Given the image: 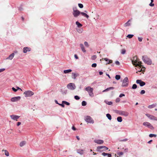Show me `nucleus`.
<instances>
[{"label": "nucleus", "instance_id": "f257e3e1", "mask_svg": "<svg viewBox=\"0 0 157 157\" xmlns=\"http://www.w3.org/2000/svg\"><path fill=\"white\" fill-rule=\"evenodd\" d=\"M132 62L133 65H135L136 67L138 66L140 68L141 67L142 63L139 61V59L137 58L136 56H135L132 58Z\"/></svg>", "mask_w": 157, "mask_h": 157}, {"label": "nucleus", "instance_id": "f03ea898", "mask_svg": "<svg viewBox=\"0 0 157 157\" xmlns=\"http://www.w3.org/2000/svg\"><path fill=\"white\" fill-rule=\"evenodd\" d=\"M142 59L143 61L147 65H151L152 64V61L151 59L147 56H143Z\"/></svg>", "mask_w": 157, "mask_h": 157}, {"label": "nucleus", "instance_id": "7ed1b4c3", "mask_svg": "<svg viewBox=\"0 0 157 157\" xmlns=\"http://www.w3.org/2000/svg\"><path fill=\"white\" fill-rule=\"evenodd\" d=\"M85 90L88 92L89 96L93 97L94 96V94L93 93V89L90 86H88L85 88Z\"/></svg>", "mask_w": 157, "mask_h": 157}, {"label": "nucleus", "instance_id": "20e7f679", "mask_svg": "<svg viewBox=\"0 0 157 157\" xmlns=\"http://www.w3.org/2000/svg\"><path fill=\"white\" fill-rule=\"evenodd\" d=\"M84 120L87 123L93 124L94 122V120L92 118L89 116L85 117Z\"/></svg>", "mask_w": 157, "mask_h": 157}, {"label": "nucleus", "instance_id": "39448f33", "mask_svg": "<svg viewBox=\"0 0 157 157\" xmlns=\"http://www.w3.org/2000/svg\"><path fill=\"white\" fill-rule=\"evenodd\" d=\"M73 10L72 14L74 17H77L80 14L81 12L77 10L76 7L73 8Z\"/></svg>", "mask_w": 157, "mask_h": 157}, {"label": "nucleus", "instance_id": "423d86ee", "mask_svg": "<svg viewBox=\"0 0 157 157\" xmlns=\"http://www.w3.org/2000/svg\"><path fill=\"white\" fill-rule=\"evenodd\" d=\"M34 93L30 90L26 91L24 92V94L25 97H31L34 94Z\"/></svg>", "mask_w": 157, "mask_h": 157}, {"label": "nucleus", "instance_id": "0eeeda50", "mask_svg": "<svg viewBox=\"0 0 157 157\" xmlns=\"http://www.w3.org/2000/svg\"><path fill=\"white\" fill-rule=\"evenodd\" d=\"M128 84V80L127 77H125L122 81V86L124 87H127Z\"/></svg>", "mask_w": 157, "mask_h": 157}, {"label": "nucleus", "instance_id": "6e6552de", "mask_svg": "<svg viewBox=\"0 0 157 157\" xmlns=\"http://www.w3.org/2000/svg\"><path fill=\"white\" fill-rule=\"evenodd\" d=\"M143 125L151 130H153L154 128L152 125L150 123L146 121L144 122L143 123Z\"/></svg>", "mask_w": 157, "mask_h": 157}, {"label": "nucleus", "instance_id": "1a4fd4ad", "mask_svg": "<svg viewBox=\"0 0 157 157\" xmlns=\"http://www.w3.org/2000/svg\"><path fill=\"white\" fill-rule=\"evenodd\" d=\"M67 87L70 90H73L75 89L76 86L74 83H70L67 85Z\"/></svg>", "mask_w": 157, "mask_h": 157}, {"label": "nucleus", "instance_id": "9d476101", "mask_svg": "<svg viewBox=\"0 0 157 157\" xmlns=\"http://www.w3.org/2000/svg\"><path fill=\"white\" fill-rule=\"evenodd\" d=\"M146 115L150 120L157 121V117L148 114H146Z\"/></svg>", "mask_w": 157, "mask_h": 157}, {"label": "nucleus", "instance_id": "9b49d317", "mask_svg": "<svg viewBox=\"0 0 157 157\" xmlns=\"http://www.w3.org/2000/svg\"><path fill=\"white\" fill-rule=\"evenodd\" d=\"M118 113L119 115L124 117H127L129 115V113L128 112L123 111H120L118 112Z\"/></svg>", "mask_w": 157, "mask_h": 157}, {"label": "nucleus", "instance_id": "f8f14e48", "mask_svg": "<svg viewBox=\"0 0 157 157\" xmlns=\"http://www.w3.org/2000/svg\"><path fill=\"white\" fill-rule=\"evenodd\" d=\"M10 116L12 119L16 121H17V120L20 117V116L15 115H11Z\"/></svg>", "mask_w": 157, "mask_h": 157}, {"label": "nucleus", "instance_id": "ddd939ff", "mask_svg": "<svg viewBox=\"0 0 157 157\" xmlns=\"http://www.w3.org/2000/svg\"><path fill=\"white\" fill-rule=\"evenodd\" d=\"M21 98L20 96L13 97L11 99V101L12 102H16L20 100Z\"/></svg>", "mask_w": 157, "mask_h": 157}, {"label": "nucleus", "instance_id": "4468645a", "mask_svg": "<svg viewBox=\"0 0 157 157\" xmlns=\"http://www.w3.org/2000/svg\"><path fill=\"white\" fill-rule=\"evenodd\" d=\"M136 82L137 84H139L140 86H143L145 85V83L142 81L141 80H136Z\"/></svg>", "mask_w": 157, "mask_h": 157}, {"label": "nucleus", "instance_id": "2eb2a0df", "mask_svg": "<svg viewBox=\"0 0 157 157\" xmlns=\"http://www.w3.org/2000/svg\"><path fill=\"white\" fill-rule=\"evenodd\" d=\"M31 50V48L28 47H25L23 48V53H25L28 52H30Z\"/></svg>", "mask_w": 157, "mask_h": 157}, {"label": "nucleus", "instance_id": "dca6fc26", "mask_svg": "<svg viewBox=\"0 0 157 157\" xmlns=\"http://www.w3.org/2000/svg\"><path fill=\"white\" fill-rule=\"evenodd\" d=\"M94 141L95 143L99 144H102L104 143V141L101 140L95 139Z\"/></svg>", "mask_w": 157, "mask_h": 157}, {"label": "nucleus", "instance_id": "f3484780", "mask_svg": "<svg viewBox=\"0 0 157 157\" xmlns=\"http://www.w3.org/2000/svg\"><path fill=\"white\" fill-rule=\"evenodd\" d=\"M14 55H15V54L14 53H12L10 55H9V56H8V57L6 59L11 60L13 58L14 56Z\"/></svg>", "mask_w": 157, "mask_h": 157}, {"label": "nucleus", "instance_id": "a211bd4d", "mask_svg": "<svg viewBox=\"0 0 157 157\" xmlns=\"http://www.w3.org/2000/svg\"><path fill=\"white\" fill-rule=\"evenodd\" d=\"M103 59H104L107 62V64H109L110 63H111L112 62V60H110L109 59L107 58H103Z\"/></svg>", "mask_w": 157, "mask_h": 157}, {"label": "nucleus", "instance_id": "6ab92c4d", "mask_svg": "<svg viewBox=\"0 0 157 157\" xmlns=\"http://www.w3.org/2000/svg\"><path fill=\"white\" fill-rule=\"evenodd\" d=\"M77 152L81 155H83L84 154L83 150L80 149L77 150Z\"/></svg>", "mask_w": 157, "mask_h": 157}, {"label": "nucleus", "instance_id": "aec40b11", "mask_svg": "<svg viewBox=\"0 0 157 157\" xmlns=\"http://www.w3.org/2000/svg\"><path fill=\"white\" fill-rule=\"evenodd\" d=\"M78 75L77 74L72 73V77L73 78L75 79L76 77Z\"/></svg>", "mask_w": 157, "mask_h": 157}, {"label": "nucleus", "instance_id": "412c9836", "mask_svg": "<svg viewBox=\"0 0 157 157\" xmlns=\"http://www.w3.org/2000/svg\"><path fill=\"white\" fill-rule=\"evenodd\" d=\"M80 14H81L82 16L86 17L87 18H88L89 17V15L84 12H80Z\"/></svg>", "mask_w": 157, "mask_h": 157}, {"label": "nucleus", "instance_id": "4be33fe9", "mask_svg": "<svg viewBox=\"0 0 157 157\" xmlns=\"http://www.w3.org/2000/svg\"><path fill=\"white\" fill-rule=\"evenodd\" d=\"M157 105L156 103L153 104L152 105H149L148 107L149 109H151L155 107Z\"/></svg>", "mask_w": 157, "mask_h": 157}, {"label": "nucleus", "instance_id": "5701e85b", "mask_svg": "<svg viewBox=\"0 0 157 157\" xmlns=\"http://www.w3.org/2000/svg\"><path fill=\"white\" fill-rule=\"evenodd\" d=\"M80 46L81 48V49L82 51L84 52H86V51L85 49V48L82 44H80Z\"/></svg>", "mask_w": 157, "mask_h": 157}, {"label": "nucleus", "instance_id": "b1692460", "mask_svg": "<svg viewBox=\"0 0 157 157\" xmlns=\"http://www.w3.org/2000/svg\"><path fill=\"white\" fill-rule=\"evenodd\" d=\"M114 89V87H110L109 88H107L106 89L103 90V92H105L106 91H107L110 90H112Z\"/></svg>", "mask_w": 157, "mask_h": 157}, {"label": "nucleus", "instance_id": "393cba45", "mask_svg": "<svg viewBox=\"0 0 157 157\" xmlns=\"http://www.w3.org/2000/svg\"><path fill=\"white\" fill-rule=\"evenodd\" d=\"M131 21V20L130 19L126 23L124 24V26H128L130 25V23L129 22Z\"/></svg>", "mask_w": 157, "mask_h": 157}, {"label": "nucleus", "instance_id": "a878e982", "mask_svg": "<svg viewBox=\"0 0 157 157\" xmlns=\"http://www.w3.org/2000/svg\"><path fill=\"white\" fill-rule=\"evenodd\" d=\"M26 142L25 141L21 142L20 144V146L21 147H22L24 146L26 144Z\"/></svg>", "mask_w": 157, "mask_h": 157}, {"label": "nucleus", "instance_id": "bb28decb", "mask_svg": "<svg viewBox=\"0 0 157 157\" xmlns=\"http://www.w3.org/2000/svg\"><path fill=\"white\" fill-rule=\"evenodd\" d=\"M77 25V27L78 28H80L82 26V24L79 23L78 21H77L75 23Z\"/></svg>", "mask_w": 157, "mask_h": 157}, {"label": "nucleus", "instance_id": "cd10ccee", "mask_svg": "<svg viewBox=\"0 0 157 157\" xmlns=\"http://www.w3.org/2000/svg\"><path fill=\"white\" fill-rule=\"evenodd\" d=\"M72 70L71 69H68L67 70H64L63 71V72L65 74L70 73L71 72Z\"/></svg>", "mask_w": 157, "mask_h": 157}, {"label": "nucleus", "instance_id": "c85d7f7f", "mask_svg": "<svg viewBox=\"0 0 157 157\" xmlns=\"http://www.w3.org/2000/svg\"><path fill=\"white\" fill-rule=\"evenodd\" d=\"M117 120L118 122H121L122 121V117H118L117 118Z\"/></svg>", "mask_w": 157, "mask_h": 157}, {"label": "nucleus", "instance_id": "c756f323", "mask_svg": "<svg viewBox=\"0 0 157 157\" xmlns=\"http://www.w3.org/2000/svg\"><path fill=\"white\" fill-rule=\"evenodd\" d=\"M106 116L109 120H111V116L109 114H107L106 115Z\"/></svg>", "mask_w": 157, "mask_h": 157}, {"label": "nucleus", "instance_id": "7c9ffc66", "mask_svg": "<svg viewBox=\"0 0 157 157\" xmlns=\"http://www.w3.org/2000/svg\"><path fill=\"white\" fill-rule=\"evenodd\" d=\"M121 76L119 75H116L115 76V78L117 80H119L120 79Z\"/></svg>", "mask_w": 157, "mask_h": 157}, {"label": "nucleus", "instance_id": "2f4dec72", "mask_svg": "<svg viewBox=\"0 0 157 157\" xmlns=\"http://www.w3.org/2000/svg\"><path fill=\"white\" fill-rule=\"evenodd\" d=\"M4 151L5 155L7 156H8L9 155V153L8 151L6 150H4Z\"/></svg>", "mask_w": 157, "mask_h": 157}, {"label": "nucleus", "instance_id": "473e14b6", "mask_svg": "<svg viewBox=\"0 0 157 157\" xmlns=\"http://www.w3.org/2000/svg\"><path fill=\"white\" fill-rule=\"evenodd\" d=\"M104 147H105V146H98L97 147V149L98 150H100L102 148H104Z\"/></svg>", "mask_w": 157, "mask_h": 157}, {"label": "nucleus", "instance_id": "72a5a7b5", "mask_svg": "<svg viewBox=\"0 0 157 157\" xmlns=\"http://www.w3.org/2000/svg\"><path fill=\"white\" fill-rule=\"evenodd\" d=\"M62 103H64V105L65 104V105H69L70 104L69 102H67L66 101H63Z\"/></svg>", "mask_w": 157, "mask_h": 157}, {"label": "nucleus", "instance_id": "f704fd0d", "mask_svg": "<svg viewBox=\"0 0 157 157\" xmlns=\"http://www.w3.org/2000/svg\"><path fill=\"white\" fill-rule=\"evenodd\" d=\"M149 136L150 137H155L156 136V134H150L149 135Z\"/></svg>", "mask_w": 157, "mask_h": 157}, {"label": "nucleus", "instance_id": "c9c22d12", "mask_svg": "<svg viewBox=\"0 0 157 157\" xmlns=\"http://www.w3.org/2000/svg\"><path fill=\"white\" fill-rule=\"evenodd\" d=\"M133 36V35L132 34H128L127 36V37L129 39L131 38Z\"/></svg>", "mask_w": 157, "mask_h": 157}, {"label": "nucleus", "instance_id": "e433bc0d", "mask_svg": "<svg viewBox=\"0 0 157 157\" xmlns=\"http://www.w3.org/2000/svg\"><path fill=\"white\" fill-rule=\"evenodd\" d=\"M86 102L85 101H83L82 103V106H84L86 105Z\"/></svg>", "mask_w": 157, "mask_h": 157}, {"label": "nucleus", "instance_id": "4c0bfd02", "mask_svg": "<svg viewBox=\"0 0 157 157\" xmlns=\"http://www.w3.org/2000/svg\"><path fill=\"white\" fill-rule=\"evenodd\" d=\"M97 58L96 56L93 55L91 57V59L92 60H95Z\"/></svg>", "mask_w": 157, "mask_h": 157}, {"label": "nucleus", "instance_id": "58836bf2", "mask_svg": "<svg viewBox=\"0 0 157 157\" xmlns=\"http://www.w3.org/2000/svg\"><path fill=\"white\" fill-rule=\"evenodd\" d=\"M137 86L136 85V84H134L133 85L132 88V89H136L137 88Z\"/></svg>", "mask_w": 157, "mask_h": 157}, {"label": "nucleus", "instance_id": "ea45409f", "mask_svg": "<svg viewBox=\"0 0 157 157\" xmlns=\"http://www.w3.org/2000/svg\"><path fill=\"white\" fill-rule=\"evenodd\" d=\"M126 51L125 49H123L121 50V53L122 54H124L125 53Z\"/></svg>", "mask_w": 157, "mask_h": 157}, {"label": "nucleus", "instance_id": "a19ab883", "mask_svg": "<svg viewBox=\"0 0 157 157\" xmlns=\"http://www.w3.org/2000/svg\"><path fill=\"white\" fill-rule=\"evenodd\" d=\"M109 153H105V152H103L102 153V155L104 156H105L106 155L108 156V155H109Z\"/></svg>", "mask_w": 157, "mask_h": 157}, {"label": "nucleus", "instance_id": "79ce46f5", "mask_svg": "<svg viewBox=\"0 0 157 157\" xmlns=\"http://www.w3.org/2000/svg\"><path fill=\"white\" fill-rule=\"evenodd\" d=\"M78 6L80 8H82L83 7V5L82 4L80 3H79L78 4Z\"/></svg>", "mask_w": 157, "mask_h": 157}, {"label": "nucleus", "instance_id": "37998d69", "mask_svg": "<svg viewBox=\"0 0 157 157\" xmlns=\"http://www.w3.org/2000/svg\"><path fill=\"white\" fill-rule=\"evenodd\" d=\"M74 98L76 100H79L80 99V97L77 95L75 96Z\"/></svg>", "mask_w": 157, "mask_h": 157}, {"label": "nucleus", "instance_id": "c03bdc74", "mask_svg": "<svg viewBox=\"0 0 157 157\" xmlns=\"http://www.w3.org/2000/svg\"><path fill=\"white\" fill-rule=\"evenodd\" d=\"M145 91L144 90H142L140 92V94H143L145 93Z\"/></svg>", "mask_w": 157, "mask_h": 157}, {"label": "nucleus", "instance_id": "a18cd8bd", "mask_svg": "<svg viewBox=\"0 0 157 157\" xmlns=\"http://www.w3.org/2000/svg\"><path fill=\"white\" fill-rule=\"evenodd\" d=\"M91 66L93 67H95L97 66V64L96 63H94L92 64Z\"/></svg>", "mask_w": 157, "mask_h": 157}, {"label": "nucleus", "instance_id": "49530a36", "mask_svg": "<svg viewBox=\"0 0 157 157\" xmlns=\"http://www.w3.org/2000/svg\"><path fill=\"white\" fill-rule=\"evenodd\" d=\"M84 45H85V46L87 47H89V44H88V43L85 41L84 42Z\"/></svg>", "mask_w": 157, "mask_h": 157}, {"label": "nucleus", "instance_id": "de8ad7c7", "mask_svg": "<svg viewBox=\"0 0 157 157\" xmlns=\"http://www.w3.org/2000/svg\"><path fill=\"white\" fill-rule=\"evenodd\" d=\"M78 32L79 33H81L82 32V29H78L77 30Z\"/></svg>", "mask_w": 157, "mask_h": 157}, {"label": "nucleus", "instance_id": "09e8293b", "mask_svg": "<svg viewBox=\"0 0 157 157\" xmlns=\"http://www.w3.org/2000/svg\"><path fill=\"white\" fill-rule=\"evenodd\" d=\"M117 155L119 156L121 155H123V153L122 152H119L117 153Z\"/></svg>", "mask_w": 157, "mask_h": 157}, {"label": "nucleus", "instance_id": "8fccbe9b", "mask_svg": "<svg viewBox=\"0 0 157 157\" xmlns=\"http://www.w3.org/2000/svg\"><path fill=\"white\" fill-rule=\"evenodd\" d=\"M125 96V95L123 94H121L119 96V97L120 98H121Z\"/></svg>", "mask_w": 157, "mask_h": 157}, {"label": "nucleus", "instance_id": "3c124183", "mask_svg": "<svg viewBox=\"0 0 157 157\" xmlns=\"http://www.w3.org/2000/svg\"><path fill=\"white\" fill-rule=\"evenodd\" d=\"M120 101V99L119 98H117L116 100V102H118Z\"/></svg>", "mask_w": 157, "mask_h": 157}, {"label": "nucleus", "instance_id": "603ef678", "mask_svg": "<svg viewBox=\"0 0 157 157\" xmlns=\"http://www.w3.org/2000/svg\"><path fill=\"white\" fill-rule=\"evenodd\" d=\"M5 70V68L0 69V73L4 71Z\"/></svg>", "mask_w": 157, "mask_h": 157}, {"label": "nucleus", "instance_id": "864d4df0", "mask_svg": "<svg viewBox=\"0 0 157 157\" xmlns=\"http://www.w3.org/2000/svg\"><path fill=\"white\" fill-rule=\"evenodd\" d=\"M106 103L108 105H110L112 104V103L111 101H109L107 102H106Z\"/></svg>", "mask_w": 157, "mask_h": 157}, {"label": "nucleus", "instance_id": "5fc2aeb1", "mask_svg": "<svg viewBox=\"0 0 157 157\" xmlns=\"http://www.w3.org/2000/svg\"><path fill=\"white\" fill-rule=\"evenodd\" d=\"M12 90L13 91H14V92H16L17 91V89H16L14 87H12Z\"/></svg>", "mask_w": 157, "mask_h": 157}, {"label": "nucleus", "instance_id": "6e6d98bb", "mask_svg": "<svg viewBox=\"0 0 157 157\" xmlns=\"http://www.w3.org/2000/svg\"><path fill=\"white\" fill-rule=\"evenodd\" d=\"M115 63L116 64L118 65H119L120 64V62L118 61H116L115 62Z\"/></svg>", "mask_w": 157, "mask_h": 157}, {"label": "nucleus", "instance_id": "4d7b16f0", "mask_svg": "<svg viewBox=\"0 0 157 157\" xmlns=\"http://www.w3.org/2000/svg\"><path fill=\"white\" fill-rule=\"evenodd\" d=\"M74 57L76 59H78V57L76 54L74 55Z\"/></svg>", "mask_w": 157, "mask_h": 157}, {"label": "nucleus", "instance_id": "13d9d810", "mask_svg": "<svg viewBox=\"0 0 157 157\" xmlns=\"http://www.w3.org/2000/svg\"><path fill=\"white\" fill-rule=\"evenodd\" d=\"M59 105H60L63 107H64V104L63 103L62 104H59Z\"/></svg>", "mask_w": 157, "mask_h": 157}, {"label": "nucleus", "instance_id": "bf43d9fd", "mask_svg": "<svg viewBox=\"0 0 157 157\" xmlns=\"http://www.w3.org/2000/svg\"><path fill=\"white\" fill-rule=\"evenodd\" d=\"M152 3V2H151V3L149 4V5L151 6H153L154 5V4Z\"/></svg>", "mask_w": 157, "mask_h": 157}, {"label": "nucleus", "instance_id": "052dcab7", "mask_svg": "<svg viewBox=\"0 0 157 157\" xmlns=\"http://www.w3.org/2000/svg\"><path fill=\"white\" fill-rule=\"evenodd\" d=\"M21 124V122H18L17 123V126H19V125H20Z\"/></svg>", "mask_w": 157, "mask_h": 157}, {"label": "nucleus", "instance_id": "680f3d73", "mask_svg": "<svg viewBox=\"0 0 157 157\" xmlns=\"http://www.w3.org/2000/svg\"><path fill=\"white\" fill-rule=\"evenodd\" d=\"M128 148H126V149H125L124 150V152H127L128 151Z\"/></svg>", "mask_w": 157, "mask_h": 157}, {"label": "nucleus", "instance_id": "e2e57ef3", "mask_svg": "<svg viewBox=\"0 0 157 157\" xmlns=\"http://www.w3.org/2000/svg\"><path fill=\"white\" fill-rule=\"evenodd\" d=\"M72 130H73L74 131H75L76 130V128H75V127L74 126H73L72 128Z\"/></svg>", "mask_w": 157, "mask_h": 157}, {"label": "nucleus", "instance_id": "0e129e2a", "mask_svg": "<svg viewBox=\"0 0 157 157\" xmlns=\"http://www.w3.org/2000/svg\"><path fill=\"white\" fill-rule=\"evenodd\" d=\"M16 88H17V90H21V91H22V89H21V88H20L19 87H16Z\"/></svg>", "mask_w": 157, "mask_h": 157}, {"label": "nucleus", "instance_id": "69168bd1", "mask_svg": "<svg viewBox=\"0 0 157 157\" xmlns=\"http://www.w3.org/2000/svg\"><path fill=\"white\" fill-rule=\"evenodd\" d=\"M103 73L102 71H99V74L100 75H102L103 74Z\"/></svg>", "mask_w": 157, "mask_h": 157}, {"label": "nucleus", "instance_id": "338daca9", "mask_svg": "<svg viewBox=\"0 0 157 157\" xmlns=\"http://www.w3.org/2000/svg\"><path fill=\"white\" fill-rule=\"evenodd\" d=\"M152 141V140H151L148 142V144H150L151 143Z\"/></svg>", "mask_w": 157, "mask_h": 157}, {"label": "nucleus", "instance_id": "774afa93", "mask_svg": "<svg viewBox=\"0 0 157 157\" xmlns=\"http://www.w3.org/2000/svg\"><path fill=\"white\" fill-rule=\"evenodd\" d=\"M108 157H111V154H109L108 155Z\"/></svg>", "mask_w": 157, "mask_h": 157}]
</instances>
